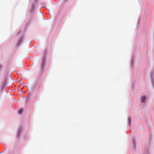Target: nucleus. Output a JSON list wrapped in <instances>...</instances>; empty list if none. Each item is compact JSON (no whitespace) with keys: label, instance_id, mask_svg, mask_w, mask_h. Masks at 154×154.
<instances>
[{"label":"nucleus","instance_id":"nucleus-1","mask_svg":"<svg viewBox=\"0 0 154 154\" xmlns=\"http://www.w3.org/2000/svg\"><path fill=\"white\" fill-rule=\"evenodd\" d=\"M146 100V97L145 96H144L142 97L141 98V102H144L145 101V100Z\"/></svg>","mask_w":154,"mask_h":154},{"label":"nucleus","instance_id":"nucleus-2","mask_svg":"<svg viewBox=\"0 0 154 154\" xmlns=\"http://www.w3.org/2000/svg\"><path fill=\"white\" fill-rule=\"evenodd\" d=\"M23 109H20L18 111V113L20 114H21L23 113Z\"/></svg>","mask_w":154,"mask_h":154},{"label":"nucleus","instance_id":"nucleus-3","mask_svg":"<svg viewBox=\"0 0 154 154\" xmlns=\"http://www.w3.org/2000/svg\"><path fill=\"white\" fill-rule=\"evenodd\" d=\"M35 9V5H32L31 10H32L33 11H34Z\"/></svg>","mask_w":154,"mask_h":154},{"label":"nucleus","instance_id":"nucleus-4","mask_svg":"<svg viewBox=\"0 0 154 154\" xmlns=\"http://www.w3.org/2000/svg\"><path fill=\"white\" fill-rule=\"evenodd\" d=\"M23 38L22 37L20 39V41H19V43H20L21 42H22V41L23 40Z\"/></svg>","mask_w":154,"mask_h":154},{"label":"nucleus","instance_id":"nucleus-5","mask_svg":"<svg viewBox=\"0 0 154 154\" xmlns=\"http://www.w3.org/2000/svg\"><path fill=\"white\" fill-rule=\"evenodd\" d=\"M2 65H0V70L2 69Z\"/></svg>","mask_w":154,"mask_h":154},{"label":"nucleus","instance_id":"nucleus-6","mask_svg":"<svg viewBox=\"0 0 154 154\" xmlns=\"http://www.w3.org/2000/svg\"><path fill=\"white\" fill-rule=\"evenodd\" d=\"M37 88H38V90L40 88V86H38L37 87Z\"/></svg>","mask_w":154,"mask_h":154}]
</instances>
